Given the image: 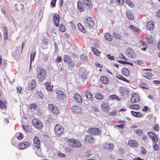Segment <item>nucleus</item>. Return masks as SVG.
<instances>
[{
    "instance_id": "obj_1",
    "label": "nucleus",
    "mask_w": 160,
    "mask_h": 160,
    "mask_svg": "<svg viewBox=\"0 0 160 160\" xmlns=\"http://www.w3.org/2000/svg\"><path fill=\"white\" fill-rule=\"evenodd\" d=\"M67 143L70 146L73 148H79L82 146L80 141L74 138L68 139L67 140Z\"/></svg>"
},
{
    "instance_id": "obj_2",
    "label": "nucleus",
    "mask_w": 160,
    "mask_h": 160,
    "mask_svg": "<svg viewBox=\"0 0 160 160\" xmlns=\"http://www.w3.org/2000/svg\"><path fill=\"white\" fill-rule=\"evenodd\" d=\"M56 93L57 95V100L58 102H63L66 100L67 95L63 91L57 90L56 91Z\"/></svg>"
},
{
    "instance_id": "obj_3",
    "label": "nucleus",
    "mask_w": 160,
    "mask_h": 160,
    "mask_svg": "<svg viewBox=\"0 0 160 160\" xmlns=\"http://www.w3.org/2000/svg\"><path fill=\"white\" fill-rule=\"evenodd\" d=\"M83 24L86 27L89 29L93 28L95 25L92 18L90 17L85 18L83 20Z\"/></svg>"
},
{
    "instance_id": "obj_4",
    "label": "nucleus",
    "mask_w": 160,
    "mask_h": 160,
    "mask_svg": "<svg viewBox=\"0 0 160 160\" xmlns=\"http://www.w3.org/2000/svg\"><path fill=\"white\" fill-rule=\"evenodd\" d=\"M54 131L57 136H61L64 134V128L59 124H57L54 126Z\"/></svg>"
},
{
    "instance_id": "obj_5",
    "label": "nucleus",
    "mask_w": 160,
    "mask_h": 160,
    "mask_svg": "<svg viewBox=\"0 0 160 160\" xmlns=\"http://www.w3.org/2000/svg\"><path fill=\"white\" fill-rule=\"evenodd\" d=\"M32 123L33 126L38 130H41L43 127V125L41 122L37 119H33Z\"/></svg>"
},
{
    "instance_id": "obj_6",
    "label": "nucleus",
    "mask_w": 160,
    "mask_h": 160,
    "mask_svg": "<svg viewBox=\"0 0 160 160\" xmlns=\"http://www.w3.org/2000/svg\"><path fill=\"white\" fill-rule=\"evenodd\" d=\"M38 74L37 78L39 80H43L46 77V72L43 68H38L37 70Z\"/></svg>"
},
{
    "instance_id": "obj_7",
    "label": "nucleus",
    "mask_w": 160,
    "mask_h": 160,
    "mask_svg": "<svg viewBox=\"0 0 160 160\" xmlns=\"http://www.w3.org/2000/svg\"><path fill=\"white\" fill-rule=\"evenodd\" d=\"M88 132L89 133L94 135L99 134L101 132L100 129L96 128H89Z\"/></svg>"
},
{
    "instance_id": "obj_8",
    "label": "nucleus",
    "mask_w": 160,
    "mask_h": 160,
    "mask_svg": "<svg viewBox=\"0 0 160 160\" xmlns=\"http://www.w3.org/2000/svg\"><path fill=\"white\" fill-rule=\"evenodd\" d=\"M48 107L52 112L53 113L57 114L59 113V108L57 106L54 105L52 104H49Z\"/></svg>"
},
{
    "instance_id": "obj_9",
    "label": "nucleus",
    "mask_w": 160,
    "mask_h": 160,
    "mask_svg": "<svg viewBox=\"0 0 160 160\" xmlns=\"http://www.w3.org/2000/svg\"><path fill=\"white\" fill-rule=\"evenodd\" d=\"M128 145L132 148H137L138 146V142L134 139L129 140L128 142Z\"/></svg>"
},
{
    "instance_id": "obj_10",
    "label": "nucleus",
    "mask_w": 160,
    "mask_h": 160,
    "mask_svg": "<svg viewBox=\"0 0 160 160\" xmlns=\"http://www.w3.org/2000/svg\"><path fill=\"white\" fill-rule=\"evenodd\" d=\"M53 22L56 27H58L59 25L60 21V17L59 15L57 13L54 14L53 19Z\"/></svg>"
},
{
    "instance_id": "obj_11",
    "label": "nucleus",
    "mask_w": 160,
    "mask_h": 160,
    "mask_svg": "<svg viewBox=\"0 0 160 160\" xmlns=\"http://www.w3.org/2000/svg\"><path fill=\"white\" fill-rule=\"evenodd\" d=\"M132 97L130 99V102L131 103H135L138 102L139 100V97L137 94L135 93L132 94Z\"/></svg>"
},
{
    "instance_id": "obj_12",
    "label": "nucleus",
    "mask_w": 160,
    "mask_h": 160,
    "mask_svg": "<svg viewBox=\"0 0 160 160\" xmlns=\"http://www.w3.org/2000/svg\"><path fill=\"white\" fill-rule=\"evenodd\" d=\"M40 141L38 137L35 136L33 139V145L35 148L38 149L40 148Z\"/></svg>"
},
{
    "instance_id": "obj_13",
    "label": "nucleus",
    "mask_w": 160,
    "mask_h": 160,
    "mask_svg": "<svg viewBox=\"0 0 160 160\" xmlns=\"http://www.w3.org/2000/svg\"><path fill=\"white\" fill-rule=\"evenodd\" d=\"M83 4L88 9H91L92 4L91 0H82Z\"/></svg>"
},
{
    "instance_id": "obj_14",
    "label": "nucleus",
    "mask_w": 160,
    "mask_h": 160,
    "mask_svg": "<svg viewBox=\"0 0 160 160\" xmlns=\"http://www.w3.org/2000/svg\"><path fill=\"white\" fill-rule=\"evenodd\" d=\"M81 77L82 79L85 80L87 78V75L88 74V72L87 70L83 68H82L81 69Z\"/></svg>"
},
{
    "instance_id": "obj_15",
    "label": "nucleus",
    "mask_w": 160,
    "mask_h": 160,
    "mask_svg": "<svg viewBox=\"0 0 160 160\" xmlns=\"http://www.w3.org/2000/svg\"><path fill=\"white\" fill-rule=\"evenodd\" d=\"M148 135L150 138L155 142L158 141V138L156 134L152 132H148Z\"/></svg>"
},
{
    "instance_id": "obj_16",
    "label": "nucleus",
    "mask_w": 160,
    "mask_h": 160,
    "mask_svg": "<svg viewBox=\"0 0 160 160\" xmlns=\"http://www.w3.org/2000/svg\"><path fill=\"white\" fill-rule=\"evenodd\" d=\"M85 139L86 143H93L94 141L93 137L90 135H87L85 137Z\"/></svg>"
},
{
    "instance_id": "obj_17",
    "label": "nucleus",
    "mask_w": 160,
    "mask_h": 160,
    "mask_svg": "<svg viewBox=\"0 0 160 160\" xmlns=\"http://www.w3.org/2000/svg\"><path fill=\"white\" fill-rule=\"evenodd\" d=\"M146 26L148 30H152L154 28V23L153 21H150L147 22Z\"/></svg>"
},
{
    "instance_id": "obj_18",
    "label": "nucleus",
    "mask_w": 160,
    "mask_h": 160,
    "mask_svg": "<svg viewBox=\"0 0 160 160\" xmlns=\"http://www.w3.org/2000/svg\"><path fill=\"white\" fill-rule=\"evenodd\" d=\"M119 90L122 95L124 96H127L129 92L128 89L125 87H120Z\"/></svg>"
},
{
    "instance_id": "obj_19",
    "label": "nucleus",
    "mask_w": 160,
    "mask_h": 160,
    "mask_svg": "<svg viewBox=\"0 0 160 160\" xmlns=\"http://www.w3.org/2000/svg\"><path fill=\"white\" fill-rule=\"evenodd\" d=\"M29 143L27 142H24L20 143L18 145L20 149H24L28 148L29 145Z\"/></svg>"
},
{
    "instance_id": "obj_20",
    "label": "nucleus",
    "mask_w": 160,
    "mask_h": 160,
    "mask_svg": "<svg viewBox=\"0 0 160 160\" xmlns=\"http://www.w3.org/2000/svg\"><path fill=\"white\" fill-rule=\"evenodd\" d=\"M101 108L103 111L106 112L109 111V108L107 102H102L101 105Z\"/></svg>"
},
{
    "instance_id": "obj_21",
    "label": "nucleus",
    "mask_w": 160,
    "mask_h": 160,
    "mask_svg": "<svg viewBox=\"0 0 160 160\" xmlns=\"http://www.w3.org/2000/svg\"><path fill=\"white\" fill-rule=\"evenodd\" d=\"M127 53L128 57L130 58H133L135 55L133 50L130 48L127 49Z\"/></svg>"
},
{
    "instance_id": "obj_22",
    "label": "nucleus",
    "mask_w": 160,
    "mask_h": 160,
    "mask_svg": "<svg viewBox=\"0 0 160 160\" xmlns=\"http://www.w3.org/2000/svg\"><path fill=\"white\" fill-rule=\"evenodd\" d=\"M109 99L110 100H115L117 101H120L121 100V98L115 94H112L109 96Z\"/></svg>"
},
{
    "instance_id": "obj_23",
    "label": "nucleus",
    "mask_w": 160,
    "mask_h": 160,
    "mask_svg": "<svg viewBox=\"0 0 160 160\" xmlns=\"http://www.w3.org/2000/svg\"><path fill=\"white\" fill-rule=\"evenodd\" d=\"M35 81H31L28 82V87L30 90H33L36 87V83Z\"/></svg>"
},
{
    "instance_id": "obj_24",
    "label": "nucleus",
    "mask_w": 160,
    "mask_h": 160,
    "mask_svg": "<svg viewBox=\"0 0 160 160\" xmlns=\"http://www.w3.org/2000/svg\"><path fill=\"white\" fill-rule=\"evenodd\" d=\"M74 98L75 101L78 102L82 103V97L79 94L75 93L74 96Z\"/></svg>"
},
{
    "instance_id": "obj_25",
    "label": "nucleus",
    "mask_w": 160,
    "mask_h": 160,
    "mask_svg": "<svg viewBox=\"0 0 160 160\" xmlns=\"http://www.w3.org/2000/svg\"><path fill=\"white\" fill-rule=\"evenodd\" d=\"M114 147L113 144L109 143H106L104 145V149L108 150H112Z\"/></svg>"
},
{
    "instance_id": "obj_26",
    "label": "nucleus",
    "mask_w": 160,
    "mask_h": 160,
    "mask_svg": "<svg viewBox=\"0 0 160 160\" xmlns=\"http://www.w3.org/2000/svg\"><path fill=\"white\" fill-rule=\"evenodd\" d=\"M72 111L75 113H78L81 112V109L79 107L74 106L72 107Z\"/></svg>"
},
{
    "instance_id": "obj_27",
    "label": "nucleus",
    "mask_w": 160,
    "mask_h": 160,
    "mask_svg": "<svg viewBox=\"0 0 160 160\" xmlns=\"http://www.w3.org/2000/svg\"><path fill=\"white\" fill-rule=\"evenodd\" d=\"M63 61L68 64H70L72 61L71 57L68 55H65L64 56Z\"/></svg>"
},
{
    "instance_id": "obj_28",
    "label": "nucleus",
    "mask_w": 160,
    "mask_h": 160,
    "mask_svg": "<svg viewBox=\"0 0 160 160\" xmlns=\"http://www.w3.org/2000/svg\"><path fill=\"white\" fill-rule=\"evenodd\" d=\"M86 97L88 99L92 100L93 98L92 93L89 91L87 90L85 91Z\"/></svg>"
},
{
    "instance_id": "obj_29",
    "label": "nucleus",
    "mask_w": 160,
    "mask_h": 160,
    "mask_svg": "<svg viewBox=\"0 0 160 160\" xmlns=\"http://www.w3.org/2000/svg\"><path fill=\"white\" fill-rule=\"evenodd\" d=\"M51 82H47L45 83V86L46 88L49 90V91L51 92L52 91V88H53V86L51 85Z\"/></svg>"
},
{
    "instance_id": "obj_30",
    "label": "nucleus",
    "mask_w": 160,
    "mask_h": 160,
    "mask_svg": "<svg viewBox=\"0 0 160 160\" xmlns=\"http://www.w3.org/2000/svg\"><path fill=\"white\" fill-rule=\"evenodd\" d=\"M77 8L78 10L81 12H83L84 10V8L81 2H78Z\"/></svg>"
},
{
    "instance_id": "obj_31",
    "label": "nucleus",
    "mask_w": 160,
    "mask_h": 160,
    "mask_svg": "<svg viewBox=\"0 0 160 160\" xmlns=\"http://www.w3.org/2000/svg\"><path fill=\"white\" fill-rule=\"evenodd\" d=\"M126 16L127 18L130 20H133L134 19V16L132 13L129 11L126 12Z\"/></svg>"
},
{
    "instance_id": "obj_32",
    "label": "nucleus",
    "mask_w": 160,
    "mask_h": 160,
    "mask_svg": "<svg viewBox=\"0 0 160 160\" xmlns=\"http://www.w3.org/2000/svg\"><path fill=\"white\" fill-rule=\"evenodd\" d=\"M131 113L132 115L135 117L139 118L143 116L142 114L139 112L131 111Z\"/></svg>"
},
{
    "instance_id": "obj_33",
    "label": "nucleus",
    "mask_w": 160,
    "mask_h": 160,
    "mask_svg": "<svg viewBox=\"0 0 160 160\" xmlns=\"http://www.w3.org/2000/svg\"><path fill=\"white\" fill-rule=\"evenodd\" d=\"M104 38L106 40L108 41H111L112 39V35L108 32H107L105 34Z\"/></svg>"
},
{
    "instance_id": "obj_34",
    "label": "nucleus",
    "mask_w": 160,
    "mask_h": 160,
    "mask_svg": "<svg viewBox=\"0 0 160 160\" xmlns=\"http://www.w3.org/2000/svg\"><path fill=\"white\" fill-rule=\"evenodd\" d=\"M139 87L142 88L144 89H148L149 88V87L148 84L142 82H141L139 84Z\"/></svg>"
},
{
    "instance_id": "obj_35",
    "label": "nucleus",
    "mask_w": 160,
    "mask_h": 160,
    "mask_svg": "<svg viewBox=\"0 0 160 160\" xmlns=\"http://www.w3.org/2000/svg\"><path fill=\"white\" fill-rule=\"evenodd\" d=\"M139 43L143 47L142 48H141V49L143 50V51H145L146 49V48L147 47V45L146 42L141 40L140 41Z\"/></svg>"
},
{
    "instance_id": "obj_36",
    "label": "nucleus",
    "mask_w": 160,
    "mask_h": 160,
    "mask_svg": "<svg viewBox=\"0 0 160 160\" xmlns=\"http://www.w3.org/2000/svg\"><path fill=\"white\" fill-rule=\"evenodd\" d=\"M122 73L125 76H128L129 75L130 72L128 69L127 68H123L122 70Z\"/></svg>"
},
{
    "instance_id": "obj_37",
    "label": "nucleus",
    "mask_w": 160,
    "mask_h": 160,
    "mask_svg": "<svg viewBox=\"0 0 160 160\" xmlns=\"http://www.w3.org/2000/svg\"><path fill=\"white\" fill-rule=\"evenodd\" d=\"M36 55V51H35L33 53H32L30 55V62L29 68L30 69L31 68V63L32 61L34 60L35 57Z\"/></svg>"
},
{
    "instance_id": "obj_38",
    "label": "nucleus",
    "mask_w": 160,
    "mask_h": 160,
    "mask_svg": "<svg viewBox=\"0 0 160 160\" xmlns=\"http://www.w3.org/2000/svg\"><path fill=\"white\" fill-rule=\"evenodd\" d=\"M78 29L82 32L85 33L86 32V29H84L83 26L80 23L78 24Z\"/></svg>"
},
{
    "instance_id": "obj_39",
    "label": "nucleus",
    "mask_w": 160,
    "mask_h": 160,
    "mask_svg": "<svg viewBox=\"0 0 160 160\" xmlns=\"http://www.w3.org/2000/svg\"><path fill=\"white\" fill-rule=\"evenodd\" d=\"M129 108L131 109L138 110L139 109V106L138 104H132L129 106Z\"/></svg>"
},
{
    "instance_id": "obj_40",
    "label": "nucleus",
    "mask_w": 160,
    "mask_h": 160,
    "mask_svg": "<svg viewBox=\"0 0 160 160\" xmlns=\"http://www.w3.org/2000/svg\"><path fill=\"white\" fill-rule=\"evenodd\" d=\"M129 27L132 29L133 31H134L137 33L140 32V30L138 28H136L132 25H130Z\"/></svg>"
},
{
    "instance_id": "obj_41",
    "label": "nucleus",
    "mask_w": 160,
    "mask_h": 160,
    "mask_svg": "<svg viewBox=\"0 0 160 160\" xmlns=\"http://www.w3.org/2000/svg\"><path fill=\"white\" fill-rule=\"evenodd\" d=\"M113 37L117 39H121L122 38L121 35L118 33L114 32L112 34Z\"/></svg>"
},
{
    "instance_id": "obj_42",
    "label": "nucleus",
    "mask_w": 160,
    "mask_h": 160,
    "mask_svg": "<svg viewBox=\"0 0 160 160\" xmlns=\"http://www.w3.org/2000/svg\"><path fill=\"white\" fill-rule=\"evenodd\" d=\"M36 94L37 95L38 98H44V95L41 91H37Z\"/></svg>"
},
{
    "instance_id": "obj_43",
    "label": "nucleus",
    "mask_w": 160,
    "mask_h": 160,
    "mask_svg": "<svg viewBox=\"0 0 160 160\" xmlns=\"http://www.w3.org/2000/svg\"><path fill=\"white\" fill-rule=\"evenodd\" d=\"M92 51L95 55L97 56L99 55L100 53V52L94 48H92Z\"/></svg>"
},
{
    "instance_id": "obj_44",
    "label": "nucleus",
    "mask_w": 160,
    "mask_h": 160,
    "mask_svg": "<svg viewBox=\"0 0 160 160\" xmlns=\"http://www.w3.org/2000/svg\"><path fill=\"white\" fill-rule=\"evenodd\" d=\"M7 107L6 103H4L2 100L0 99V108L2 109L6 108Z\"/></svg>"
},
{
    "instance_id": "obj_45",
    "label": "nucleus",
    "mask_w": 160,
    "mask_h": 160,
    "mask_svg": "<svg viewBox=\"0 0 160 160\" xmlns=\"http://www.w3.org/2000/svg\"><path fill=\"white\" fill-rule=\"evenodd\" d=\"M95 97L98 99L101 100L103 99V96L99 93H97L95 95Z\"/></svg>"
},
{
    "instance_id": "obj_46",
    "label": "nucleus",
    "mask_w": 160,
    "mask_h": 160,
    "mask_svg": "<svg viewBox=\"0 0 160 160\" xmlns=\"http://www.w3.org/2000/svg\"><path fill=\"white\" fill-rule=\"evenodd\" d=\"M152 73L150 72H148L146 73V75H143V76L146 79H150V78L152 77Z\"/></svg>"
},
{
    "instance_id": "obj_47",
    "label": "nucleus",
    "mask_w": 160,
    "mask_h": 160,
    "mask_svg": "<svg viewBox=\"0 0 160 160\" xmlns=\"http://www.w3.org/2000/svg\"><path fill=\"white\" fill-rule=\"evenodd\" d=\"M29 108L30 110H32V109H37V106L34 103H32L30 104L29 106Z\"/></svg>"
},
{
    "instance_id": "obj_48",
    "label": "nucleus",
    "mask_w": 160,
    "mask_h": 160,
    "mask_svg": "<svg viewBox=\"0 0 160 160\" xmlns=\"http://www.w3.org/2000/svg\"><path fill=\"white\" fill-rule=\"evenodd\" d=\"M4 39L5 40H7L8 38V34L7 32V30L6 27H4Z\"/></svg>"
},
{
    "instance_id": "obj_49",
    "label": "nucleus",
    "mask_w": 160,
    "mask_h": 160,
    "mask_svg": "<svg viewBox=\"0 0 160 160\" xmlns=\"http://www.w3.org/2000/svg\"><path fill=\"white\" fill-rule=\"evenodd\" d=\"M135 132L139 136L142 135L143 134V131L140 129L136 130Z\"/></svg>"
},
{
    "instance_id": "obj_50",
    "label": "nucleus",
    "mask_w": 160,
    "mask_h": 160,
    "mask_svg": "<svg viewBox=\"0 0 160 160\" xmlns=\"http://www.w3.org/2000/svg\"><path fill=\"white\" fill-rule=\"evenodd\" d=\"M142 139L144 142H146L147 141L148 138L147 135L145 134H143L142 135Z\"/></svg>"
},
{
    "instance_id": "obj_51",
    "label": "nucleus",
    "mask_w": 160,
    "mask_h": 160,
    "mask_svg": "<svg viewBox=\"0 0 160 160\" xmlns=\"http://www.w3.org/2000/svg\"><path fill=\"white\" fill-rule=\"evenodd\" d=\"M59 30L61 32H64L66 30L64 26L63 25H61L59 26Z\"/></svg>"
},
{
    "instance_id": "obj_52",
    "label": "nucleus",
    "mask_w": 160,
    "mask_h": 160,
    "mask_svg": "<svg viewBox=\"0 0 160 160\" xmlns=\"http://www.w3.org/2000/svg\"><path fill=\"white\" fill-rule=\"evenodd\" d=\"M126 3L131 7H132L134 6L133 4L129 0H127Z\"/></svg>"
},
{
    "instance_id": "obj_53",
    "label": "nucleus",
    "mask_w": 160,
    "mask_h": 160,
    "mask_svg": "<svg viewBox=\"0 0 160 160\" xmlns=\"http://www.w3.org/2000/svg\"><path fill=\"white\" fill-rule=\"evenodd\" d=\"M116 77L117 78L121 80H127L125 78H123L122 75L119 74H117L116 75Z\"/></svg>"
},
{
    "instance_id": "obj_54",
    "label": "nucleus",
    "mask_w": 160,
    "mask_h": 160,
    "mask_svg": "<svg viewBox=\"0 0 160 160\" xmlns=\"http://www.w3.org/2000/svg\"><path fill=\"white\" fill-rule=\"evenodd\" d=\"M22 128H23L24 130V131L26 132H27L29 131V128L28 126H25L24 124L22 125Z\"/></svg>"
},
{
    "instance_id": "obj_55",
    "label": "nucleus",
    "mask_w": 160,
    "mask_h": 160,
    "mask_svg": "<svg viewBox=\"0 0 160 160\" xmlns=\"http://www.w3.org/2000/svg\"><path fill=\"white\" fill-rule=\"evenodd\" d=\"M64 149L65 152H69L72 151V148L70 147H65Z\"/></svg>"
},
{
    "instance_id": "obj_56",
    "label": "nucleus",
    "mask_w": 160,
    "mask_h": 160,
    "mask_svg": "<svg viewBox=\"0 0 160 160\" xmlns=\"http://www.w3.org/2000/svg\"><path fill=\"white\" fill-rule=\"evenodd\" d=\"M153 129L155 131L158 132L159 130V127L158 125H156L153 127Z\"/></svg>"
},
{
    "instance_id": "obj_57",
    "label": "nucleus",
    "mask_w": 160,
    "mask_h": 160,
    "mask_svg": "<svg viewBox=\"0 0 160 160\" xmlns=\"http://www.w3.org/2000/svg\"><path fill=\"white\" fill-rule=\"evenodd\" d=\"M23 138V134L21 133H19L18 135L17 136V138L19 140H21Z\"/></svg>"
},
{
    "instance_id": "obj_58",
    "label": "nucleus",
    "mask_w": 160,
    "mask_h": 160,
    "mask_svg": "<svg viewBox=\"0 0 160 160\" xmlns=\"http://www.w3.org/2000/svg\"><path fill=\"white\" fill-rule=\"evenodd\" d=\"M56 61L57 63L61 62L62 61V58L60 57H57L56 59Z\"/></svg>"
},
{
    "instance_id": "obj_59",
    "label": "nucleus",
    "mask_w": 160,
    "mask_h": 160,
    "mask_svg": "<svg viewBox=\"0 0 160 160\" xmlns=\"http://www.w3.org/2000/svg\"><path fill=\"white\" fill-rule=\"evenodd\" d=\"M57 0H53L51 1V4L53 7H54L55 6V4Z\"/></svg>"
},
{
    "instance_id": "obj_60",
    "label": "nucleus",
    "mask_w": 160,
    "mask_h": 160,
    "mask_svg": "<svg viewBox=\"0 0 160 160\" xmlns=\"http://www.w3.org/2000/svg\"><path fill=\"white\" fill-rule=\"evenodd\" d=\"M118 4L122 5L124 2V0H116Z\"/></svg>"
},
{
    "instance_id": "obj_61",
    "label": "nucleus",
    "mask_w": 160,
    "mask_h": 160,
    "mask_svg": "<svg viewBox=\"0 0 160 160\" xmlns=\"http://www.w3.org/2000/svg\"><path fill=\"white\" fill-rule=\"evenodd\" d=\"M107 57L109 59L111 60H114V57L112 56H111L110 54L107 55Z\"/></svg>"
},
{
    "instance_id": "obj_62",
    "label": "nucleus",
    "mask_w": 160,
    "mask_h": 160,
    "mask_svg": "<svg viewBox=\"0 0 160 160\" xmlns=\"http://www.w3.org/2000/svg\"><path fill=\"white\" fill-rule=\"evenodd\" d=\"M17 90L19 93H20L22 90V87L20 86H17Z\"/></svg>"
},
{
    "instance_id": "obj_63",
    "label": "nucleus",
    "mask_w": 160,
    "mask_h": 160,
    "mask_svg": "<svg viewBox=\"0 0 160 160\" xmlns=\"http://www.w3.org/2000/svg\"><path fill=\"white\" fill-rule=\"evenodd\" d=\"M125 124H119L117 125L116 126V127H118V128H121L122 129H123L124 127H125Z\"/></svg>"
},
{
    "instance_id": "obj_64",
    "label": "nucleus",
    "mask_w": 160,
    "mask_h": 160,
    "mask_svg": "<svg viewBox=\"0 0 160 160\" xmlns=\"http://www.w3.org/2000/svg\"><path fill=\"white\" fill-rule=\"evenodd\" d=\"M158 146L157 144L155 143L153 145V149L155 150H157L158 149Z\"/></svg>"
}]
</instances>
